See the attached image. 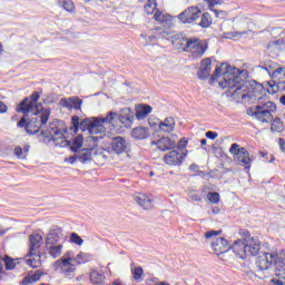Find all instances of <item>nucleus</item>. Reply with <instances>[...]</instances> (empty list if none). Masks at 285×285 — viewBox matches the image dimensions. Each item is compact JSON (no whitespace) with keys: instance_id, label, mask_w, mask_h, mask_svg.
I'll return each instance as SVG.
<instances>
[{"instance_id":"nucleus-38","label":"nucleus","mask_w":285,"mask_h":285,"mask_svg":"<svg viewBox=\"0 0 285 285\" xmlns=\"http://www.w3.org/2000/svg\"><path fill=\"white\" fill-rule=\"evenodd\" d=\"M199 26L200 28H210V26H213V17L210 16V13H203Z\"/></svg>"},{"instance_id":"nucleus-24","label":"nucleus","mask_w":285,"mask_h":285,"mask_svg":"<svg viewBox=\"0 0 285 285\" xmlns=\"http://www.w3.org/2000/svg\"><path fill=\"white\" fill-rule=\"evenodd\" d=\"M134 199L136 204H138V206H141V208H144V210H151L153 200L150 196L139 193L138 195L135 196Z\"/></svg>"},{"instance_id":"nucleus-14","label":"nucleus","mask_w":285,"mask_h":285,"mask_svg":"<svg viewBox=\"0 0 285 285\" xmlns=\"http://www.w3.org/2000/svg\"><path fill=\"white\" fill-rule=\"evenodd\" d=\"M202 17V9L198 7H188L178 14V20L183 23H195Z\"/></svg>"},{"instance_id":"nucleus-42","label":"nucleus","mask_w":285,"mask_h":285,"mask_svg":"<svg viewBox=\"0 0 285 285\" xmlns=\"http://www.w3.org/2000/svg\"><path fill=\"white\" fill-rule=\"evenodd\" d=\"M3 262H4V266H6V271H14L17 263L14 262V259H12L10 256L6 255L3 257Z\"/></svg>"},{"instance_id":"nucleus-44","label":"nucleus","mask_w":285,"mask_h":285,"mask_svg":"<svg viewBox=\"0 0 285 285\" xmlns=\"http://www.w3.org/2000/svg\"><path fill=\"white\" fill-rule=\"evenodd\" d=\"M61 6L67 12H75V2L72 0H63Z\"/></svg>"},{"instance_id":"nucleus-3","label":"nucleus","mask_w":285,"mask_h":285,"mask_svg":"<svg viewBox=\"0 0 285 285\" xmlns=\"http://www.w3.org/2000/svg\"><path fill=\"white\" fill-rule=\"evenodd\" d=\"M238 235L243 237L234 242L232 250L239 259H246L248 255L255 257L259 255L262 250V242L257 237L250 236V232L246 229H239Z\"/></svg>"},{"instance_id":"nucleus-61","label":"nucleus","mask_w":285,"mask_h":285,"mask_svg":"<svg viewBox=\"0 0 285 285\" xmlns=\"http://www.w3.org/2000/svg\"><path fill=\"white\" fill-rule=\"evenodd\" d=\"M3 273V265H0V275Z\"/></svg>"},{"instance_id":"nucleus-56","label":"nucleus","mask_w":285,"mask_h":285,"mask_svg":"<svg viewBox=\"0 0 285 285\" xmlns=\"http://www.w3.org/2000/svg\"><path fill=\"white\" fill-rule=\"evenodd\" d=\"M155 32H159V35H164V29L161 27L155 28Z\"/></svg>"},{"instance_id":"nucleus-30","label":"nucleus","mask_w":285,"mask_h":285,"mask_svg":"<svg viewBox=\"0 0 285 285\" xmlns=\"http://www.w3.org/2000/svg\"><path fill=\"white\" fill-rule=\"evenodd\" d=\"M150 112H153V107L149 105H139L136 110V119H146Z\"/></svg>"},{"instance_id":"nucleus-41","label":"nucleus","mask_w":285,"mask_h":285,"mask_svg":"<svg viewBox=\"0 0 285 285\" xmlns=\"http://www.w3.org/2000/svg\"><path fill=\"white\" fill-rule=\"evenodd\" d=\"M207 199L210 204H219V202H222V196L217 191H209L207 194Z\"/></svg>"},{"instance_id":"nucleus-36","label":"nucleus","mask_w":285,"mask_h":285,"mask_svg":"<svg viewBox=\"0 0 285 285\" xmlns=\"http://www.w3.org/2000/svg\"><path fill=\"white\" fill-rule=\"evenodd\" d=\"M157 0H147L146 4L144 6V11L146 14H155L157 12Z\"/></svg>"},{"instance_id":"nucleus-2","label":"nucleus","mask_w":285,"mask_h":285,"mask_svg":"<svg viewBox=\"0 0 285 285\" xmlns=\"http://www.w3.org/2000/svg\"><path fill=\"white\" fill-rule=\"evenodd\" d=\"M277 112V105L271 100H266L247 109V115L254 117L261 124H271L272 132H284V122L279 117H273Z\"/></svg>"},{"instance_id":"nucleus-1","label":"nucleus","mask_w":285,"mask_h":285,"mask_svg":"<svg viewBox=\"0 0 285 285\" xmlns=\"http://www.w3.org/2000/svg\"><path fill=\"white\" fill-rule=\"evenodd\" d=\"M42 95L43 89L40 88L38 91H33L29 97L23 98L16 107V112H20L21 115H35L28 122L26 121V117H22L18 121V128H24L29 135H37L50 119V108L39 109L38 101L41 99Z\"/></svg>"},{"instance_id":"nucleus-25","label":"nucleus","mask_w":285,"mask_h":285,"mask_svg":"<svg viewBox=\"0 0 285 285\" xmlns=\"http://www.w3.org/2000/svg\"><path fill=\"white\" fill-rule=\"evenodd\" d=\"M43 257V254H26V264L30 268H41L43 261L41 259Z\"/></svg>"},{"instance_id":"nucleus-23","label":"nucleus","mask_w":285,"mask_h":285,"mask_svg":"<svg viewBox=\"0 0 285 285\" xmlns=\"http://www.w3.org/2000/svg\"><path fill=\"white\" fill-rule=\"evenodd\" d=\"M121 128H130L132 126V121H135V116L130 109H122L118 117Z\"/></svg>"},{"instance_id":"nucleus-21","label":"nucleus","mask_w":285,"mask_h":285,"mask_svg":"<svg viewBox=\"0 0 285 285\" xmlns=\"http://www.w3.org/2000/svg\"><path fill=\"white\" fill-rule=\"evenodd\" d=\"M212 248L216 255H224L230 250V244L224 237H218L212 243Z\"/></svg>"},{"instance_id":"nucleus-45","label":"nucleus","mask_w":285,"mask_h":285,"mask_svg":"<svg viewBox=\"0 0 285 285\" xmlns=\"http://www.w3.org/2000/svg\"><path fill=\"white\" fill-rule=\"evenodd\" d=\"M188 141H189V139L186 137L180 138L178 140V142L176 144L177 150H185V148L188 147Z\"/></svg>"},{"instance_id":"nucleus-19","label":"nucleus","mask_w":285,"mask_h":285,"mask_svg":"<svg viewBox=\"0 0 285 285\" xmlns=\"http://www.w3.org/2000/svg\"><path fill=\"white\" fill-rule=\"evenodd\" d=\"M111 150L112 153H116V155H124V153H128V141H126L121 136L114 137L111 140Z\"/></svg>"},{"instance_id":"nucleus-7","label":"nucleus","mask_w":285,"mask_h":285,"mask_svg":"<svg viewBox=\"0 0 285 285\" xmlns=\"http://www.w3.org/2000/svg\"><path fill=\"white\" fill-rule=\"evenodd\" d=\"M185 46L183 48L184 52H188L191 59H202L208 50V42L199 38L183 39Z\"/></svg>"},{"instance_id":"nucleus-59","label":"nucleus","mask_w":285,"mask_h":285,"mask_svg":"<svg viewBox=\"0 0 285 285\" xmlns=\"http://www.w3.org/2000/svg\"><path fill=\"white\" fill-rule=\"evenodd\" d=\"M200 144H202V146H206L207 140L204 138V139L200 140Z\"/></svg>"},{"instance_id":"nucleus-33","label":"nucleus","mask_w":285,"mask_h":285,"mask_svg":"<svg viewBox=\"0 0 285 285\" xmlns=\"http://www.w3.org/2000/svg\"><path fill=\"white\" fill-rule=\"evenodd\" d=\"M159 128L163 132H173L175 130V118H167L160 122Z\"/></svg>"},{"instance_id":"nucleus-28","label":"nucleus","mask_w":285,"mask_h":285,"mask_svg":"<svg viewBox=\"0 0 285 285\" xmlns=\"http://www.w3.org/2000/svg\"><path fill=\"white\" fill-rule=\"evenodd\" d=\"M149 136H150V132L146 127H136L131 130V137L134 139H138V140L148 139Z\"/></svg>"},{"instance_id":"nucleus-10","label":"nucleus","mask_w":285,"mask_h":285,"mask_svg":"<svg viewBox=\"0 0 285 285\" xmlns=\"http://www.w3.org/2000/svg\"><path fill=\"white\" fill-rule=\"evenodd\" d=\"M66 132H68V130L53 128L51 129L50 135L42 131V136L51 139V141H53V144L59 148H68V146H70V141L66 138Z\"/></svg>"},{"instance_id":"nucleus-40","label":"nucleus","mask_w":285,"mask_h":285,"mask_svg":"<svg viewBox=\"0 0 285 285\" xmlns=\"http://www.w3.org/2000/svg\"><path fill=\"white\" fill-rule=\"evenodd\" d=\"M131 275L135 282H141V277H144V267L138 266V267L131 268Z\"/></svg>"},{"instance_id":"nucleus-18","label":"nucleus","mask_w":285,"mask_h":285,"mask_svg":"<svg viewBox=\"0 0 285 285\" xmlns=\"http://www.w3.org/2000/svg\"><path fill=\"white\" fill-rule=\"evenodd\" d=\"M275 262V252L263 253L257 259V266L261 271H268L274 266Z\"/></svg>"},{"instance_id":"nucleus-50","label":"nucleus","mask_w":285,"mask_h":285,"mask_svg":"<svg viewBox=\"0 0 285 285\" xmlns=\"http://www.w3.org/2000/svg\"><path fill=\"white\" fill-rule=\"evenodd\" d=\"M148 282H153V284H156V285H170V283L168 282H159V278L157 277L149 278Z\"/></svg>"},{"instance_id":"nucleus-27","label":"nucleus","mask_w":285,"mask_h":285,"mask_svg":"<svg viewBox=\"0 0 285 285\" xmlns=\"http://www.w3.org/2000/svg\"><path fill=\"white\" fill-rule=\"evenodd\" d=\"M89 279L92 285H105L106 284V275L100 273L97 269H92L89 274Z\"/></svg>"},{"instance_id":"nucleus-63","label":"nucleus","mask_w":285,"mask_h":285,"mask_svg":"<svg viewBox=\"0 0 285 285\" xmlns=\"http://www.w3.org/2000/svg\"><path fill=\"white\" fill-rule=\"evenodd\" d=\"M149 39L153 40V39H155V37H154V36H150Z\"/></svg>"},{"instance_id":"nucleus-37","label":"nucleus","mask_w":285,"mask_h":285,"mask_svg":"<svg viewBox=\"0 0 285 285\" xmlns=\"http://www.w3.org/2000/svg\"><path fill=\"white\" fill-rule=\"evenodd\" d=\"M78 159L81 164H86V161H90L92 159V149H82L78 154Z\"/></svg>"},{"instance_id":"nucleus-31","label":"nucleus","mask_w":285,"mask_h":285,"mask_svg":"<svg viewBox=\"0 0 285 285\" xmlns=\"http://www.w3.org/2000/svg\"><path fill=\"white\" fill-rule=\"evenodd\" d=\"M274 266L275 269L285 268V250L274 252Z\"/></svg>"},{"instance_id":"nucleus-11","label":"nucleus","mask_w":285,"mask_h":285,"mask_svg":"<svg viewBox=\"0 0 285 285\" xmlns=\"http://www.w3.org/2000/svg\"><path fill=\"white\" fill-rule=\"evenodd\" d=\"M55 271H58L63 277H70L71 273L77 271V265L72 261V257L60 258L53 264Z\"/></svg>"},{"instance_id":"nucleus-4","label":"nucleus","mask_w":285,"mask_h":285,"mask_svg":"<svg viewBox=\"0 0 285 285\" xmlns=\"http://www.w3.org/2000/svg\"><path fill=\"white\" fill-rule=\"evenodd\" d=\"M232 97H240V99H257L258 101L264 97V85L255 81H244L242 77L238 79V83L234 87V90L229 91Z\"/></svg>"},{"instance_id":"nucleus-64","label":"nucleus","mask_w":285,"mask_h":285,"mask_svg":"<svg viewBox=\"0 0 285 285\" xmlns=\"http://www.w3.org/2000/svg\"><path fill=\"white\" fill-rule=\"evenodd\" d=\"M274 43H277V45H278V43H279V41H275Z\"/></svg>"},{"instance_id":"nucleus-53","label":"nucleus","mask_w":285,"mask_h":285,"mask_svg":"<svg viewBox=\"0 0 285 285\" xmlns=\"http://www.w3.org/2000/svg\"><path fill=\"white\" fill-rule=\"evenodd\" d=\"M3 112H8V106L0 101V115H3Z\"/></svg>"},{"instance_id":"nucleus-54","label":"nucleus","mask_w":285,"mask_h":285,"mask_svg":"<svg viewBox=\"0 0 285 285\" xmlns=\"http://www.w3.org/2000/svg\"><path fill=\"white\" fill-rule=\"evenodd\" d=\"M278 146H279L282 153H285V140H284V138L278 139Z\"/></svg>"},{"instance_id":"nucleus-49","label":"nucleus","mask_w":285,"mask_h":285,"mask_svg":"<svg viewBox=\"0 0 285 285\" xmlns=\"http://www.w3.org/2000/svg\"><path fill=\"white\" fill-rule=\"evenodd\" d=\"M71 124H72L75 130H79V116H72Z\"/></svg>"},{"instance_id":"nucleus-32","label":"nucleus","mask_w":285,"mask_h":285,"mask_svg":"<svg viewBox=\"0 0 285 285\" xmlns=\"http://www.w3.org/2000/svg\"><path fill=\"white\" fill-rule=\"evenodd\" d=\"M71 259L76 266H81L83 264H88V262L92 259V256L88 253L80 252L76 257Z\"/></svg>"},{"instance_id":"nucleus-17","label":"nucleus","mask_w":285,"mask_h":285,"mask_svg":"<svg viewBox=\"0 0 285 285\" xmlns=\"http://www.w3.org/2000/svg\"><path fill=\"white\" fill-rule=\"evenodd\" d=\"M151 146H156L158 150L166 153V150H174V148H177V140L170 137H161L158 140H153Z\"/></svg>"},{"instance_id":"nucleus-8","label":"nucleus","mask_w":285,"mask_h":285,"mask_svg":"<svg viewBox=\"0 0 285 285\" xmlns=\"http://www.w3.org/2000/svg\"><path fill=\"white\" fill-rule=\"evenodd\" d=\"M115 117H117V112L109 111L106 117L102 118H86L80 122V125L85 126L90 135H98V132L104 130V124H112Z\"/></svg>"},{"instance_id":"nucleus-16","label":"nucleus","mask_w":285,"mask_h":285,"mask_svg":"<svg viewBox=\"0 0 285 285\" xmlns=\"http://www.w3.org/2000/svg\"><path fill=\"white\" fill-rule=\"evenodd\" d=\"M43 245V237L39 234H31L29 236L28 253L29 256L42 254L41 246Z\"/></svg>"},{"instance_id":"nucleus-22","label":"nucleus","mask_w":285,"mask_h":285,"mask_svg":"<svg viewBox=\"0 0 285 285\" xmlns=\"http://www.w3.org/2000/svg\"><path fill=\"white\" fill-rule=\"evenodd\" d=\"M154 20L160 26H164V28H169V26H173V16L164 13V11L159 9L154 13Z\"/></svg>"},{"instance_id":"nucleus-39","label":"nucleus","mask_w":285,"mask_h":285,"mask_svg":"<svg viewBox=\"0 0 285 285\" xmlns=\"http://www.w3.org/2000/svg\"><path fill=\"white\" fill-rule=\"evenodd\" d=\"M82 146H83V136L78 135V136L73 139V141H72V144H71L70 150H71L72 153H77V150H79Z\"/></svg>"},{"instance_id":"nucleus-47","label":"nucleus","mask_w":285,"mask_h":285,"mask_svg":"<svg viewBox=\"0 0 285 285\" xmlns=\"http://www.w3.org/2000/svg\"><path fill=\"white\" fill-rule=\"evenodd\" d=\"M219 235H222V230H209L205 233L206 239H210V237H217Z\"/></svg>"},{"instance_id":"nucleus-58","label":"nucleus","mask_w":285,"mask_h":285,"mask_svg":"<svg viewBox=\"0 0 285 285\" xmlns=\"http://www.w3.org/2000/svg\"><path fill=\"white\" fill-rule=\"evenodd\" d=\"M212 12H215L216 17H219V11H217L216 9H210Z\"/></svg>"},{"instance_id":"nucleus-60","label":"nucleus","mask_w":285,"mask_h":285,"mask_svg":"<svg viewBox=\"0 0 285 285\" xmlns=\"http://www.w3.org/2000/svg\"><path fill=\"white\" fill-rule=\"evenodd\" d=\"M3 52V45L0 43V55Z\"/></svg>"},{"instance_id":"nucleus-15","label":"nucleus","mask_w":285,"mask_h":285,"mask_svg":"<svg viewBox=\"0 0 285 285\" xmlns=\"http://www.w3.org/2000/svg\"><path fill=\"white\" fill-rule=\"evenodd\" d=\"M57 242L58 240L55 235L47 237L46 249L50 257H52L53 259H57V257H61V254L63 253V245H57Z\"/></svg>"},{"instance_id":"nucleus-46","label":"nucleus","mask_w":285,"mask_h":285,"mask_svg":"<svg viewBox=\"0 0 285 285\" xmlns=\"http://www.w3.org/2000/svg\"><path fill=\"white\" fill-rule=\"evenodd\" d=\"M279 67V65L273 62V61H269L266 63L265 66V70L268 72L269 77H272V72H275V69Z\"/></svg>"},{"instance_id":"nucleus-48","label":"nucleus","mask_w":285,"mask_h":285,"mask_svg":"<svg viewBox=\"0 0 285 285\" xmlns=\"http://www.w3.org/2000/svg\"><path fill=\"white\" fill-rule=\"evenodd\" d=\"M42 104H47V105L55 104V97H52V95L45 96V98L42 99Z\"/></svg>"},{"instance_id":"nucleus-57","label":"nucleus","mask_w":285,"mask_h":285,"mask_svg":"<svg viewBox=\"0 0 285 285\" xmlns=\"http://www.w3.org/2000/svg\"><path fill=\"white\" fill-rule=\"evenodd\" d=\"M279 101H281V104H282L283 106H285V96H282L281 99H279Z\"/></svg>"},{"instance_id":"nucleus-51","label":"nucleus","mask_w":285,"mask_h":285,"mask_svg":"<svg viewBox=\"0 0 285 285\" xmlns=\"http://www.w3.org/2000/svg\"><path fill=\"white\" fill-rule=\"evenodd\" d=\"M205 136L207 137V139H217L218 135L215 131H207Z\"/></svg>"},{"instance_id":"nucleus-20","label":"nucleus","mask_w":285,"mask_h":285,"mask_svg":"<svg viewBox=\"0 0 285 285\" xmlns=\"http://www.w3.org/2000/svg\"><path fill=\"white\" fill-rule=\"evenodd\" d=\"M60 105L62 108H68V110H81L83 100H81L79 97L62 98L60 99Z\"/></svg>"},{"instance_id":"nucleus-52","label":"nucleus","mask_w":285,"mask_h":285,"mask_svg":"<svg viewBox=\"0 0 285 285\" xmlns=\"http://www.w3.org/2000/svg\"><path fill=\"white\" fill-rule=\"evenodd\" d=\"M77 159H79L78 156H70L69 158H66L65 161H66V164H75V161H77Z\"/></svg>"},{"instance_id":"nucleus-35","label":"nucleus","mask_w":285,"mask_h":285,"mask_svg":"<svg viewBox=\"0 0 285 285\" xmlns=\"http://www.w3.org/2000/svg\"><path fill=\"white\" fill-rule=\"evenodd\" d=\"M273 285H285V267L276 269V278L271 281Z\"/></svg>"},{"instance_id":"nucleus-55","label":"nucleus","mask_w":285,"mask_h":285,"mask_svg":"<svg viewBox=\"0 0 285 285\" xmlns=\"http://www.w3.org/2000/svg\"><path fill=\"white\" fill-rule=\"evenodd\" d=\"M212 212L214 215H219L222 213V209H219V207H213Z\"/></svg>"},{"instance_id":"nucleus-12","label":"nucleus","mask_w":285,"mask_h":285,"mask_svg":"<svg viewBox=\"0 0 285 285\" xmlns=\"http://www.w3.org/2000/svg\"><path fill=\"white\" fill-rule=\"evenodd\" d=\"M186 157H188V151L180 153L179 150L174 149L164 155L163 161L166 166L176 167L181 166Z\"/></svg>"},{"instance_id":"nucleus-26","label":"nucleus","mask_w":285,"mask_h":285,"mask_svg":"<svg viewBox=\"0 0 285 285\" xmlns=\"http://www.w3.org/2000/svg\"><path fill=\"white\" fill-rule=\"evenodd\" d=\"M213 61L210 58H206L202 61V68L198 72V78L204 80L208 79L210 77V70H212Z\"/></svg>"},{"instance_id":"nucleus-13","label":"nucleus","mask_w":285,"mask_h":285,"mask_svg":"<svg viewBox=\"0 0 285 285\" xmlns=\"http://www.w3.org/2000/svg\"><path fill=\"white\" fill-rule=\"evenodd\" d=\"M271 79L274 85H269L267 91L269 95H275L278 90L277 86H285V67H276L274 72H272Z\"/></svg>"},{"instance_id":"nucleus-29","label":"nucleus","mask_w":285,"mask_h":285,"mask_svg":"<svg viewBox=\"0 0 285 285\" xmlns=\"http://www.w3.org/2000/svg\"><path fill=\"white\" fill-rule=\"evenodd\" d=\"M43 275V273H41V271H36L33 274H29L27 275L21 282L20 285H32V284H37V282H39V279H41V276Z\"/></svg>"},{"instance_id":"nucleus-34","label":"nucleus","mask_w":285,"mask_h":285,"mask_svg":"<svg viewBox=\"0 0 285 285\" xmlns=\"http://www.w3.org/2000/svg\"><path fill=\"white\" fill-rule=\"evenodd\" d=\"M28 153H30V147L26 145L23 148L21 146H16L13 149V154L18 159H27Z\"/></svg>"},{"instance_id":"nucleus-9","label":"nucleus","mask_w":285,"mask_h":285,"mask_svg":"<svg viewBox=\"0 0 285 285\" xmlns=\"http://www.w3.org/2000/svg\"><path fill=\"white\" fill-rule=\"evenodd\" d=\"M229 153L238 166H243V168H246L247 170L250 169L253 159L250 158V153H248V149L240 147L237 142H234L229 148Z\"/></svg>"},{"instance_id":"nucleus-43","label":"nucleus","mask_w":285,"mask_h":285,"mask_svg":"<svg viewBox=\"0 0 285 285\" xmlns=\"http://www.w3.org/2000/svg\"><path fill=\"white\" fill-rule=\"evenodd\" d=\"M70 243L76 244L77 246H83V238H81L77 233H71Z\"/></svg>"},{"instance_id":"nucleus-62","label":"nucleus","mask_w":285,"mask_h":285,"mask_svg":"<svg viewBox=\"0 0 285 285\" xmlns=\"http://www.w3.org/2000/svg\"><path fill=\"white\" fill-rule=\"evenodd\" d=\"M4 234H6V232L0 230V237H1V235H4Z\"/></svg>"},{"instance_id":"nucleus-5","label":"nucleus","mask_w":285,"mask_h":285,"mask_svg":"<svg viewBox=\"0 0 285 285\" xmlns=\"http://www.w3.org/2000/svg\"><path fill=\"white\" fill-rule=\"evenodd\" d=\"M217 77H223V80L219 81V87L225 90V88L229 89V92L232 90H235V86L239 83V73H235L233 69H230V66H228L227 62H223L219 67L215 69V75L212 76L210 81H215Z\"/></svg>"},{"instance_id":"nucleus-6","label":"nucleus","mask_w":285,"mask_h":285,"mask_svg":"<svg viewBox=\"0 0 285 285\" xmlns=\"http://www.w3.org/2000/svg\"><path fill=\"white\" fill-rule=\"evenodd\" d=\"M217 77H223V80L219 81V87L225 90V88L229 89V92L232 90H235V86L239 83V73H235L233 69H230V66H228L227 62H223L219 67L215 69V75L212 76L210 81H215Z\"/></svg>"}]
</instances>
